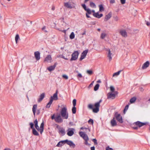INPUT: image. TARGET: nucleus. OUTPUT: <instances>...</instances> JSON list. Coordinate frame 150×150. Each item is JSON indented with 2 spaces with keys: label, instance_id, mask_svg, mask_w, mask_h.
<instances>
[{
  "label": "nucleus",
  "instance_id": "20e7f679",
  "mask_svg": "<svg viewBox=\"0 0 150 150\" xmlns=\"http://www.w3.org/2000/svg\"><path fill=\"white\" fill-rule=\"evenodd\" d=\"M64 5L65 7L70 9L75 7V4L72 0H69L68 2L64 3Z\"/></svg>",
  "mask_w": 150,
  "mask_h": 150
},
{
  "label": "nucleus",
  "instance_id": "423d86ee",
  "mask_svg": "<svg viewBox=\"0 0 150 150\" xmlns=\"http://www.w3.org/2000/svg\"><path fill=\"white\" fill-rule=\"evenodd\" d=\"M52 120H54L57 123H61L63 122V120L60 115H58L55 117V115L54 114L51 117Z\"/></svg>",
  "mask_w": 150,
  "mask_h": 150
},
{
  "label": "nucleus",
  "instance_id": "774afa93",
  "mask_svg": "<svg viewBox=\"0 0 150 150\" xmlns=\"http://www.w3.org/2000/svg\"><path fill=\"white\" fill-rule=\"evenodd\" d=\"M97 82L98 83H100L101 82V81L100 80H98L97 81Z\"/></svg>",
  "mask_w": 150,
  "mask_h": 150
},
{
  "label": "nucleus",
  "instance_id": "052dcab7",
  "mask_svg": "<svg viewBox=\"0 0 150 150\" xmlns=\"http://www.w3.org/2000/svg\"><path fill=\"white\" fill-rule=\"evenodd\" d=\"M146 24L147 26H149L150 25V23L148 22H147Z\"/></svg>",
  "mask_w": 150,
  "mask_h": 150
},
{
  "label": "nucleus",
  "instance_id": "7c9ffc66",
  "mask_svg": "<svg viewBox=\"0 0 150 150\" xmlns=\"http://www.w3.org/2000/svg\"><path fill=\"white\" fill-rule=\"evenodd\" d=\"M33 133L34 135L35 136H38L39 135L38 132L34 128L33 129Z\"/></svg>",
  "mask_w": 150,
  "mask_h": 150
},
{
  "label": "nucleus",
  "instance_id": "a878e982",
  "mask_svg": "<svg viewBox=\"0 0 150 150\" xmlns=\"http://www.w3.org/2000/svg\"><path fill=\"white\" fill-rule=\"evenodd\" d=\"M64 144V140L58 142L57 145L56 146L61 147Z\"/></svg>",
  "mask_w": 150,
  "mask_h": 150
},
{
  "label": "nucleus",
  "instance_id": "09e8293b",
  "mask_svg": "<svg viewBox=\"0 0 150 150\" xmlns=\"http://www.w3.org/2000/svg\"><path fill=\"white\" fill-rule=\"evenodd\" d=\"M30 126L31 128L33 129L34 128H33V126H34L33 123L32 122H31L30 123Z\"/></svg>",
  "mask_w": 150,
  "mask_h": 150
},
{
  "label": "nucleus",
  "instance_id": "f704fd0d",
  "mask_svg": "<svg viewBox=\"0 0 150 150\" xmlns=\"http://www.w3.org/2000/svg\"><path fill=\"white\" fill-rule=\"evenodd\" d=\"M99 85L98 84H96L94 87V90L95 91H97L99 88Z\"/></svg>",
  "mask_w": 150,
  "mask_h": 150
},
{
  "label": "nucleus",
  "instance_id": "2f4dec72",
  "mask_svg": "<svg viewBox=\"0 0 150 150\" xmlns=\"http://www.w3.org/2000/svg\"><path fill=\"white\" fill-rule=\"evenodd\" d=\"M136 100V98L135 97H133L131 98L130 100V102L131 103H133Z\"/></svg>",
  "mask_w": 150,
  "mask_h": 150
},
{
  "label": "nucleus",
  "instance_id": "e2e57ef3",
  "mask_svg": "<svg viewBox=\"0 0 150 150\" xmlns=\"http://www.w3.org/2000/svg\"><path fill=\"white\" fill-rule=\"evenodd\" d=\"M86 16L87 18H90V16L88 15V14L87 13H86Z\"/></svg>",
  "mask_w": 150,
  "mask_h": 150
},
{
  "label": "nucleus",
  "instance_id": "13d9d810",
  "mask_svg": "<svg viewBox=\"0 0 150 150\" xmlns=\"http://www.w3.org/2000/svg\"><path fill=\"white\" fill-rule=\"evenodd\" d=\"M61 57L62 58H63L64 59H66V60L68 59L67 58H65L62 55H61Z\"/></svg>",
  "mask_w": 150,
  "mask_h": 150
},
{
  "label": "nucleus",
  "instance_id": "e433bc0d",
  "mask_svg": "<svg viewBox=\"0 0 150 150\" xmlns=\"http://www.w3.org/2000/svg\"><path fill=\"white\" fill-rule=\"evenodd\" d=\"M121 71L120 70L117 72L114 73L113 75V76H118L119 75Z\"/></svg>",
  "mask_w": 150,
  "mask_h": 150
},
{
  "label": "nucleus",
  "instance_id": "6ab92c4d",
  "mask_svg": "<svg viewBox=\"0 0 150 150\" xmlns=\"http://www.w3.org/2000/svg\"><path fill=\"white\" fill-rule=\"evenodd\" d=\"M93 16L96 18H100L103 16V14L102 13L99 14L98 12H97L96 13H93Z\"/></svg>",
  "mask_w": 150,
  "mask_h": 150
},
{
  "label": "nucleus",
  "instance_id": "f257e3e1",
  "mask_svg": "<svg viewBox=\"0 0 150 150\" xmlns=\"http://www.w3.org/2000/svg\"><path fill=\"white\" fill-rule=\"evenodd\" d=\"M102 102V100H100L98 102L95 103L94 105L90 104L88 105V108L92 110L94 113H97L99 110L100 103Z\"/></svg>",
  "mask_w": 150,
  "mask_h": 150
},
{
  "label": "nucleus",
  "instance_id": "7ed1b4c3",
  "mask_svg": "<svg viewBox=\"0 0 150 150\" xmlns=\"http://www.w3.org/2000/svg\"><path fill=\"white\" fill-rule=\"evenodd\" d=\"M34 123L35 124V126L36 129L38 131H39L40 134H41L43 132L44 129V123L43 122L41 124L40 128L38 125V122L37 119L35 120Z\"/></svg>",
  "mask_w": 150,
  "mask_h": 150
},
{
  "label": "nucleus",
  "instance_id": "69168bd1",
  "mask_svg": "<svg viewBox=\"0 0 150 150\" xmlns=\"http://www.w3.org/2000/svg\"><path fill=\"white\" fill-rule=\"evenodd\" d=\"M52 10L54 11L55 9V7L54 6H52Z\"/></svg>",
  "mask_w": 150,
  "mask_h": 150
},
{
  "label": "nucleus",
  "instance_id": "58836bf2",
  "mask_svg": "<svg viewBox=\"0 0 150 150\" xmlns=\"http://www.w3.org/2000/svg\"><path fill=\"white\" fill-rule=\"evenodd\" d=\"M87 12V13L89 14H91V10L89 8H88L86 11Z\"/></svg>",
  "mask_w": 150,
  "mask_h": 150
},
{
  "label": "nucleus",
  "instance_id": "f3484780",
  "mask_svg": "<svg viewBox=\"0 0 150 150\" xmlns=\"http://www.w3.org/2000/svg\"><path fill=\"white\" fill-rule=\"evenodd\" d=\"M40 53L38 51L35 52H34V55L37 60H39L40 59Z\"/></svg>",
  "mask_w": 150,
  "mask_h": 150
},
{
  "label": "nucleus",
  "instance_id": "3c124183",
  "mask_svg": "<svg viewBox=\"0 0 150 150\" xmlns=\"http://www.w3.org/2000/svg\"><path fill=\"white\" fill-rule=\"evenodd\" d=\"M106 150H113V149L112 148L108 146L106 148Z\"/></svg>",
  "mask_w": 150,
  "mask_h": 150
},
{
  "label": "nucleus",
  "instance_id": "5701e85b",
  "mask_svg": "<svg viewBox=\"0 0 150 150\" xmlns=\"http://www.w3.org/2000/svg\"><path fill=\"white\" fill-rule=\"evenodd\" d=\"M37 108V105H34L32 108V111L34 116L35 115V113Z\"/></svg>",
  "mask_w": 150,
  "mask_h": 150
},
{
  "label": "nucleus",
  "instance_id": "f03ea898",
  "mask_svg": "<svg viewBox=\"0 0 150 150\" xmlns=\"http://www.w3.org/2000/svg\"><path fill=\"white\" fill-rule=\"evenodd\" d=\"M61 115L64 119H67L69 114L67 111V108L66 105L62 108L61 112Z\"/></svg>",
  "mask_w": 150,
  "mask_h": 150
},
{
  "label": "nucleus",
  "instance_id": "cd10ccee",
  "mask_svg": "<svg viewBox=\"0 0 150 150\" xmlns=\"http://www.w3.org/2000/svg\"><path fill=\"white\" fill-rule=\"evenodd\" d=\"M99 11L102 12L104 11V8L103 7V5L102 4L99 5Z\"/></svg>",
  "mask_w": 150,
  "mask_h": 150
},
{
  "label": "nucleus",
  "instance_id": "bf43d9fd",
  "mask_svg": "<svg viewBox=\"0 0 150 150\" xmlns=\"http://www.w3.org/2000/svg\"><path fill=\"white\" fill-rule=\"evenodd\" d=\"M36 113L37 115H38L40 113V110H37L36 111Z\"/></svg>",
  "mask_w": 150,
  "mask_h": 150
},
{
  "label": "nucleus",
  "instance_id": "c9c22d12",
  "mask_svg": "<svg viewBox=\"0 0 150 150\" xmlns=\"http://www.w3.org/2000/svg\"><path fill=\"white\" fill-rule=\"evenodd\" d=\"M106 35L105 33H101L100 38L102 39H103L106 36Z\"/></svg>",
  "mask_w": 150,
  "mask_h": 150
},
{
  "label": "nucleus",
  "instance_id": "39448f33",
  "mask_svg": "<svg viewBox=\"0 0 150 150\" xmlns=\"http://www.w3.org/2000/svg\"><path fill=\"white\" fill-rule=\"evenodd\" d=\"M79 134L80 136L85 140V144L86 145H89V144L88 142V141L89 140V138L87 135L84 132H80Z\"/></svg>",
  "mask_w": 150,
  "mask_h": 150
},
{
  "label": "nucleus",
  "instance_id": "680f3d73",
  "mask_svg": "<svg viewBox=\"0 0 150 150\" xmlns=\"http://www.w3.org/2000/svg\"><path fill=\"white\" fill-rule=\"evenodd\" d=\"M91 150H95V147L94 146L92 147L91 148Z\"/></svg>",
  "mask_w": 150,
  "mask_h": 150
},
{
  "label": "nucleus",
  "instance_id": "4468645a",
  "mask_svg": "<svg viewBox=\"0 0 150 150\" xmlns=\"http://www.w3.org/2000/svg\"><path fill=\"white\" fill-rule=\"evenodd\" d=\"M57 94L58 91L57 90L56 91V93L54 94L53 96L51 97L50 99H52V101L53 100H58Z\"/></svg>",
  "mask_w": 150,
  "mask_h": 150
},
{
  "label": "nucleus",
  "instance_id": "c756f323",
  "mask_svg": "<svg viewBox=\"0 0 150 150\" xmlns=\"http://www.w3.org/2000/svg\"><path fill=\"white\" fill-rule=\"evenodd\" d=\"M90 6L92 8H96V4L92 2H90Z\"/></svg>",
  "mask_w": 150,
  "mask_h": 150
},
{
  "label": "nucleus",
  "instance_id": "1a4fd4ad",
  "mask_svg": "<svg viewBox=\"0 0 150 150\" xmlns=\"http://www.w3.org/2000/svg\"><path fill=\"white\" fill-rule=\"evenodd\" d=\"M75 129L73 128H69L67 130V135L69 136H71L74 134Z\"/></svg>",
  "mask_w": 150,
  "mask_h": 150
},
{
  "label": "nucleus",
  "instance_id": "bb28decb",
  "mask_svg": "<svg viewBox=\"0 0 150 150\" xmlns=\"http://www.w3.org/2000/svg\"><path fill=\"white\" fill-rule=\"evenodd\" d=\"M59 133H60L63 135H64L65 134V130L62 128H59Z\"/></svg>",
  "mask_w": 150,
  "mask_h": 150
},
{
  "label": "nucleus",
  "instance_id": "de8ad7c7",
  "mask_svg": "<svg viewBox=\"0 0 150 150\" xmlns=\"http://www.w3.org/2000/svg\"><path fill=\"white\" fill-rule=\"evenodd\" d=\"M88 129L89 131V132H90V129L89 128H84V127H81V128H80V129H81V130H83V129Z\"/></svg>",
  "mask_w": 150,
  "mask_h": 150
},
{
  "label": "nucleus",
  "instance_id": "c03bdc74",
  "mask_svg": "<svg viewBox=\"0 0 150 150\" xmlns=\"http://www.w3.org/2000/svg\"><path fill=\"white\" fill-rule=\"evenodd\" d=\"M88 122L89 123H90L93 124V120L92 119H90L88 121Z\"/></svg>",
  "mask_w": 150,
  "mask_h": 150
},
{
  "label": "nucleus",
  "instance_id": "0e129e2a",
  "mask_svg": "<svg viewBox=\"0 0 150 150\" xmlns=\"http://www.w3.org/2000/svg\"><path fill=\"white\" fill-rule=\"evenodd\" d=\"M91 12H93V13H95V11L94 10H93L91 11Z\"/></svg>",
  "mask_w": 150,
  "mask_h": 150
},
{
  "label": "nucleus",
  "instance_id": "864d4df0",
  "mask_svg": "<svg viewBox=\"0 0 150 150\" xmlns=\"http://www.w3.org/2000/svg\"><path fill=\"white\" fill-rule=\"evenodd\" d=\"M120 1L122 4H124L125 3V0H120Z\"/></svg>",
  "mask_w": 150,
  "mask_h": 150
},
{
  "label": "nucleus",
  "instance_id": "412c9836",
  "mask_svg": "<svg viewBox=\"0 0 150 150\" xmlns=\"http://www.w3.org/2000/svg\"><path fill=\"white\" fill-rule=\"evenodd\" d=\"M149 61H147L143 64L142 68L143 69H145L149 67Z\"/></svg>",
  "mask_w": 150,
  "mask_h": 150
},
{
  "label": "nucleus",
  "instance_id": "a18cd8bd",
  "mask_svg": "<svg viewBox=\"0 0 150 150\" xmlns=\"http://www.w3.org/2000/svg\"><path fill=\"white\" fill-rule=\"evenodd\" d=\"M82 6L85 11L88 9L86 8V7L85 4H82Z\"/></svg>",
  "mask_w": 150,
  "mask_h": 150
},
{
  "label": "nucleus",
  "instance_id": "603ef678",
  "mask_svg": "<svg viewBox=\"0 0 150 150\" xmlns=\"http://www.w3.org/2000/svg\"><path fill=\"white\" fill-rule=\"evenodd\" d=\"M93 142H94V144H97V140L96 139H93Z\"/></svg>",
  "mask_w": 150,
  "mask_h": 150
},
{
  "label": "nucleus",
  "instance_id": "473e14b6",
  "mask_svg": "<svg viewBox=\"0 0 150 150\" xmlns=\"http://www.w3.org/2000/svg\"><path fill=\"white\" fill-rule=\"evenodd\" d=\"M75 37V35L74 32H72L69 36V38L71 39L74 38Z\"/></svg>",
  "mask_w": 150,
  "mask_h": 150
},
{
  "label": "nucleus",
  "instance_id": "c85d7f7f",
  "mask_svg": "<svg viewBox=\"0 0 150 150\" xmlns=\"http://www.w3.org/2000/svg\"><path fill=\"white\" fill-rule=\"evenodd\" d=\"M52 103V99H50L49 102L47 104L46 107L49 108L50 107V105Z\"/></svg>",
  "mask_w": 150,
  "mask_h": 150
},
{
  "label": "nucleus",
  "instance_id": "4d7b16f0",
  "mask_svg": "<svg viewBox=\"0 0 150 150\" xmlns=\"http://www.w3.org/2000/svg\"><path fill=\"white\" fill-rule=\"evenodd\" d=\"M58 30H59L60 31H62V32H63L64 33H66V30H59V29H58Z\"/></svg>",
  "mask_w": 150,
  "mask_h": 150
},
{
  "label": "nucleus",
  "instance_id": "a19ab883",
  "mask_svg": "<svg viewBox=\"0 0 150 150\" xmlns=\"http://www.w3.org/2000/svg\"><path fill=\"white\" fill-rule=\"evenodd\" d=\"M87 73L90 75H91L93 74V71L91 70H87L86 71Z\"/></svg>",
  "mask_w": 150,
  "mask_h": 150
},
{
  "label": "nucleus",
  "instance_id": "b1692460",
  "mask_svg": "<svg viewBox=\"0 0 150 150\" xmlns=\"http://www.w3.org/2000/svg\"><path fill=\"white\" fill-rule=\"evenodd\" d=\"M111 17V13H109L107 15L105 16L104 18V21H107L108 20H109V19Z\"/></svg>",
  "mask_w": 150,
  "mask_h": 150
},
{
  "label": "nucleus",
  "instance_id": "9d476101",
  "mask_svg": "<svg viewBox=\"0 0 150 150\" xmlns=\"http://www.w3.org/2000/svg\"><path fill=\"white\" fill-rule=\"evenodd\" d=\"M88 52V50H85L81 54V57L80 59V60H82L86 57Z\"/></svg>",
  "mask_w": 150,
  "mask_h": 150
},
{
  "label": "nucleus",
  "instance_id": "49530a36",
  "mask_svg": "<svg viewBox=\"0 0 150 150\" xmlns=\"http://www.w3.org/2000/svg\"><path fill=\"white\" fill-rule=\"evenodd\" d=\"M110 91L112 92H113L114 91V90H115V88H114L113 87V86H110Z\"/></svg>",
  "mask_w": 150,
  "mask_h": 150
},
{
  "label": "nucleus",
  "instance_id": "37998d69",
  "mask_svg": "<svg viewBox=\"0 0 150 150\" xmlns=\"http://www.w3.org/2000/svg\"><path fill=\"white\" fill-rule=\"evenodd\" d=\"M62 77L63 78L66 79H68V76L66 74L63 75L62 76Z\"/></svg>",
  "mask_w": 150,
  "mask_h": 150
},
{
  "label": "nucleus",
  "instance_id": "4be33fe9",
  "mask_svg": "<svg viewBox=\"0 0 150 150\" xmlns=\"http://www.w3.org/2000/svg\"><path fill=\"white\" fill-rule=\"evenodd\" d=\"M110 123L111 126L112 127L115 126L117 125V122L115 118H113L111 121Z\"/></svg>",
  "mask_w": 150,
  "mask_h": 150
},
{
  "label": "nucleus",
  "instance_id": "0eeeda50",
  "mask_svg": "<svg viewBox=\"0 0 150 150\" xmlns=\"http://www.w3.org/2000/svg\"><path fill=\"white\" fill-rule=\"evenodd\" d=\"M79 53L78 51H75L71 55V57L70 59L71 61L75 60L77 59L79 55Z\"/></svg>",
  "mask_w": 150,
  "mask_h": 150
},
{
  "label": "nucleus",
  "instance_id": "aec40b11",
  "mask_svg": "<svg viewBox=\"0 0 150 150\" xmlns=\"http://www.w3.org/2000/svg\"><path fill=\"white\" fill-rule=\"evenodd\" d=\"M107 51L108 52L107 57L108 58L109 61L110 62L112 59L111 55L112 54L111 53L110 49H109Z\"/></svg>",
  "mask_w": 150,
  "mask_h": 150
},
{
  "label": "nucleus",
  "instance_id": "5fc2aeb1",
  "mask_svg": "<svg viewBox=\"0 0 150 150\" xmlns=\"http://www.w3.org/2000/svg\"><path fill=\"white\" fill-rule=\"evenodd\" d=\"M118 20H119V18L117 16H116L115 17L114 20L115 21H118Z\"/></svg>",
  "mask_w": 150,
  "mask_h": 150
},
{
  "label": "nucleus",
  "instance_id": "338daca9",
  "mask_svg": "<svg viewBox=\"0 0 150 150\" xmlns=\"http://www.w3.org/2000/svg\"><path fill=\"white\" fill-rule=\"evenodd\" d=\"M133 128L134 129H138V127H133Z\"/></svg>",
  "mask_w": 150,
  "mask_h": 150
},
{
  "label": "nucleus",
  "instance_id": "dca6fc26",
  "mask_svg": "<svg viewBox=\"0 0 150 150\" xmlns=\"http://www.w3.org/2000/svg\"><path fill=\"white\" fill-rule=\"evenodd\" d=\"M64 142L65 144L66 143L67 144L69 145L70 146H72L74 147L75 146V145L72 142L69 141L67 139L64 140Z\"/></svg>",
  "mask_w": 150,
  "mask_h": 150
},
{
  "label": "nucleus",
  "instance_id": "f8f14e48",
  "mask_svg": "<svg viewBox=\"0 0 150 150\" xmlns=\"http://www.w3.org/2000/svg\"><path fill=\"white\" fill-rule=\"evenodd\" d=\"M120 35L123 37H127V33L125 30H121L120 31Z\"/></svg>",
  "mask_w": 150,
  "mask_h": 150
},
{
  "label": "nucleus",
  "instance_id": "393cba45",
  "mask_svg": "<svg viewBox=\"0 0 150 150\" xmlns=\"http://www.w3.org/2000/svg\"><path fill=\"white\" fill-rule=\"evenodd\" d=\"M45 94L44 93H43L40 95V98L38 100V102H40L45 97Z\"/></svg>",
  "mask_w": 150,
  "mask_h": 150
},
{
  "label": "nucleus",
  "instance_id": "9b49d317",
  "mask_svg": "<svg viewBox=\"0 0 150 150\" xmlns=\"http://www.w3.org/2000/svg\"><path fill=\"white\" fill-rule=\"evenodd\" d=\"M116 120L120 123H122L123 122L122 116L120 114H117L115 115Z\"/></svg>",
  "mask_w": 150,
  "mask_h": 150
},
{
  "label": "nucleus",
  "instance_id": "6e6552de",
  "mask_svg": "<svg viewBox=\"0 0 150 150\" xmlns=\"http://www.w3.org/2000/svg\"><path fill=\"white\" fill-rule=\"evenodd\" d=\"M52 61V58L50 55H48L45 59L44 62L51 63Z\"/></svg>",
  "mask_w": 150,
  "mask_h": 150
},
{
  "label": "nucleus",
  "instance_id": "4c0bfd02",
  "mask_svg": "<svg viewBox=\"0 0 150 150\" xmlns=\"http://www.w3.org/2000/svg\"><path fill=\"white\" fill-rule=\"evenodd\" d=\"M19 38V35L18 34H17L16 35V36L15 37V38L16 42V43H17L18 40Z\"/></svg>",
  "mask_w": 150,
  "mask_h": 150
},
{
  "label": "nucleus",
  "instance_id": "ddd939ff",
  "mask_svg": "<svg viewBox=\"0 0 150 150\" xmlns=\"http://www.w3.org/2000/svg\"><path fill=\"white\" fill-rule=\"evenodd\" d=\"M115 95L116 94L115 93H109L107 94L108 98L114 99L115 98Z\"/></svg>",
  "mask_w": 150,
  "mask_h": 150
},
{
  "label": "nucleus",
  "instance_id": "6e6d98bb",
  "mask_svg": "<svg viewBox=\"0 0 150 150\" xmlns=\"http://www.w3.org/2000/svg\"><path fill=\"white\" fill-rule=\"evenodd\" d=\"M115 2V1L114 0H110V3L111 4H114Z\"/></svg>",
  "mask_w": 150,
  "mask_h": 150
},
{
  "label": "nucleus",
  "instance_id": "a211bd4d",
  "mask_svg": "<svg viewBox=\"0 0 150 150\" xmlns=\"http://www.w3.org/2000/svg\"><path fill=\"white\" fill-rule=\"evenodd\" d=\"M134 124L137 125L139 126V127L146 125V123H143L139 121H138L135 122Z\"/></svg>",
  "mask_w": 150,
  "mask_h": 150
},
{
  "label": "nucleus",
  "instance_id": "72a5a7b5",
  "mask_svg": "<svg viewBox=\"0 0 150 150\" xmlns=\"http://www.w3.org/2000/svg\"><path fill=\"white\" fill-rule=\"evenodd\" d=\"M72 111L73 114H75L76 112V108L75 106H73L72 109Z\"/></svg>",
  "mask_w": 150,
  "mask_h": 150
},
{
  "label": "nucleus",
  "instance_id": "ea45409f",
  "mask_svg": "<svg viewBox=\"0 0 150 150\" xmlns=\"http://www.w3.org/2000/svg\"><path fill=\"white\" fill-rule=\"evenodd\" d=\"M128 107H129L128 105H127L125 106V108L124 110V113H125L126 111L127 110V109L128 108Z\"/></svg>",
  "mask_w": 150,
  "mask_h": 150
},
{
  "label": "nucleus",
  "instance_id": "79ce46f5",
  "mask_svg": "<svg viewBox=\"0 0 150 150\" xmlns=\"http://www.w3.org/2000/svg\"><path fill=\"white\" fill-rule=\"evenodd\" d=\"M76 99H74L73 100L72 103L73 104V106H75L76 105Z\"/></svg>",
  "mask_w": 150,
  "mask_h": 150
},
{
  "label": "nucleus",
  "instance_id": "8fccbe9b",
  "mask_svg": "<svg viewBox=\"0 0 150 150\" xmlns=\"http://www.w3.org/2000/svg\"><path fill=\"white\" fill-rule=\"evenodd\" d=\"M82 77V75H81V74H80V73L78 74V75L77 76V78L79 77L80 78H81Z\"/></svg>",
  "mask_w": 150,
  "mask_h": 150
},
{
  "label": "nucleus",
  "instance_id": "2eb2a0df",
  "mask_svg": "<svg viewBox=\"0 0 150 150\" xmlns=\"http://www.w3.org/2000/svg\"><path fill=\"white\" fill-rule=\"evenodd\" d=\"M57 65V63H55L54 65L50 66L47 68V69L50 71H52L54 69Z\"/></svg>",
  "mask_w": 150,
  "mask_h": 150
}]
</instances>
